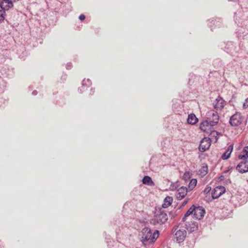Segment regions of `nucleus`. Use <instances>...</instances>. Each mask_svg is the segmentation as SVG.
I'll use <instances>...</instances> for the list:
<instances>
[{
  "label": "nucleus",
  "mask_w": 248,
  "mask_h": 248,
  "mask_svg": "<svg viewBox=\"0 0 248 248\" xmlns=\"http://www.w3.org/2000/svg\"><path fill=\"white\" fill-rule=\"evenodd\" d=\"M5 11L4 10L1 9L0 10V22L3 21L5 19Z\"/></svg>",
  "instance_id": "obj_26"
},
{
  "label": "nucleus",
  "mask_w": 248,
  "mask_h": 248,
  "mask_svg": "<svg viewBox=\"0 0 248 248\" xmlns=\"http://www.w3.org/2000/svg\"><path fill=\"white\" fill-rule=\"evenodd\" d=\"M183 179L185 180L188 179L190 178V173L189 172H186L183 175Z\"/></svg>",
  "instance_id": "obj_27"
},
{
  "label": "nucleus",
  "mask_w": 248,
  "mask_h": 248,
  "mask_svg": "<svg viewBox=\"0 0 248 248\" xmlns=\"http://www.w3.org/2000/svg\"><path fill=\"white\" fill-rule=\"evenodd\" d=\"M173 201V198L170 196H167L164 200V202L162 204V207L163 208H166L168 207L169 206L171 205Z\"/></svg>",
  "instance_id": "obj_19"
},
{
  "label": "nucleus",
  "mask_w": 248,
  "mask_h": 248,
  "mask_svg": "<svg viewBox=\"0 0 248 248\" xmlns=\"http://www.w3.org/2000/svg\"><path fill=\"white\" fill-rule=\"evenodd\" d=\"M206 118L208 120H209V118H210L211 122L213 125H216L218 123L219 116L216 111L211 110L208 111L207 113Z\"/></svg>",
  "instance_id": "obj_6"
},
{
  "label": "nucleus",
  "mask_w": 248,
  "mask_h": 248,
  "mask_svg": "<svg viewBox=\"0 0 248 248\" xmlns=\"http://www.w3.org/2000/svg\"><path fill=\"white\" fill-rule=\"evenodd\" d=\"M236 169L241 173L248 172V161L247 160H244L237 165Z\"/></svg>",
  "instance_id": "obj_10"
},
{
  "label": "nucleus",
  "mask_w": 248,
  "mask_h": 248,
  "mask_svg": "<svg viewBox=\"0 0 248 248\" xmlns=\"http://www.w3.org/2000/svg\"><path fill=\"white\" fill-rule=\"evenodd\" d=\"M32 94L33 95H35L37 94V92L36 91H33L32 92Z\"/></svg>",
  "instance_id": "obj_34"
},
{
  "label": "nucleus",
  "mask_w": 248,
  "mask_h": 248,
  "mask_svg": "<svg viewBox=\"0 0 248 248\" xmlns=\"http://www.w3.org/2000/svg\"><path fill=\"white\" fill-rule=\"evenodd\" d=\"M194 209V205H193L186 213L184 215V217H183L182 219V221L185 222L186 220V218L190 215L193 216V211Z\"/></svg>",
  "instance_id": "obj_21"
},
{
  "label": "nucleus",
  "mask_w": 248,
  "mask_h": 248,
  "mask_svg": "<svg viewBox=\"0 0 248 248\" xmlns=\"http://www.w3.org/2000/svg\"><path fill=\"white\" fill-rule=\"evenodd\" d=\"M142 181L143 184L147 185L148 186H152L154 184V182H153L151 178L148 176H144Z\"/></svg>",
  "instance_id": "obj_22"
},
{
  "label": "nucleus",
  "mask_w": 248,
  "mask_h": 248,
  "mask_svg": "<svg viewBox=\"0 0 248 248\" xmlns=\"http://www.w3.org/2000/svg\"><path fill=\"white\" fill-rule=\"evenodd\" d=\"M178 226L175 228H173V231L176 232L174 234V238L176 239V241L180 243L183 242L186 236V231L185 229H179Z\"/></svg>",
  "instance_id": "obj_5"
},
{
  "label": "nucleus",
  "mask_w": 248,
  "mask_h": 248,
  "mask_svg": "<svg viewBox=\"0 0 248 248\" xmlns=\"http://www.w3.org/2000/svg\"><path fill=\"white\" fill-rule=\"evenodd\" d=\"M176 188V186H175V185L174 184L171 185V186H170L171 190H173L175 189Z\"/></svg>",
  "instance_id": "obj_31"
},
{
  "label": "nucleus",
  "mask_w": 248,
  "mask_h": 248,
  "mask_svg": "<svg viewBox=\"0 0 248 248\" xmlns=\"http://www.w3.org/2000/svg\"><path fill=\"white\" fill-rule=\"evenodd\" d=\"M222 177H224V176H221V179H222Z\"/></svg>",
  "instance_id": "obj_38"
},
{
  "label": "nucleus",
  "mask_w": 248,
  "mask_h": 248,
  "mask_svg": "<svg viewBox=\"0 0 248 248\" xmlns=\"http://www.w3.org/2000/svg\"><path fill=\"white\" fill-rule=\"evenodd\" d=\"M211 189V187H206L204 190V193L205 194H207L208 193Z\"/></svg>",
  "instance_id": "obj_29"
},
{
  "label": "nucleus",
  "mask_w": 248,
  "mask_h": 248,
  "mask_svg": "<svg viewBox=\"0 0 248 248\" xmlns=\"http://www.w3.org/2000/svg\"><path fill=\"white\" fill-rule=\"evenodd\" d=\"M85 18V16L83 15V14H81L79 16V19L80 20H84V19Z\"/></svg>",
  "instance_id": "obj_30"
},
{
  "label": "nucleus",
  "mask_w": 248,
  "mask_h": 248,
  "mask_svg": "<svg viewBox=\"0 0 248 248\" xmlns=\"http://www.w3.org/2000/svg\"><path fill=\"white\" fill-rule=\"evenodd\" d=\"M91 91L92 92V93H91V94H92L93 93L94 91H93V89H91Z\"/></svg>",
  "instance_id": "obj_36"
},
{
  "label": "nucleus",
  "mask_w": 248,
  "mask_h": 248,
  "mask_svg": "<svg viewBox=\"0 0 248 248\" xmlns=\"http://www.w3.org/2000/svg\"><path fill=\"white\" fill-rule=\"evenodd\" d=\"M225 48L227 50V52L231 54L236 52V46L232 42H228L226 45Z\"/></svg>",
  "instance_id": "obj_16"
},
{
  "label": "nucleus",
  "mask_w": 248,
  "mask_h": 248,
  "mask_svg": "<svg viewBox=\"0 0 248 248\" xmlns=\"http://www.w3.org/2000/svg\"><path fill=\"white\" fill-rule=\"evenodd\" d=\"M225 191V188L223 186L216 187L212 192V196L213 199H217Z\"/></svg>",
  "instance_id": "obj_11"
},
{
  "label": "nucleus",
  "mask_w": 248,
  "mask_h": 248,
  "mask_svg": "<svg viewBox=\"0 0 248 248\" xmlns=\"http://www.w3.org/2000/svg\"><path fill=\"white\" fill-rule=\"evenodd\" d=\"M211 140L209 138L204 137L201 141L199 146V150L201 152H204L208 150L211 145Z\"/></svg>",
  "instance_id": "obj_8"
},
{
  "label": "nucleus",
  "mask_w": 248,
  "mask_h": 248,
  "mask_svg": "<svg viewBox=\"0 0 248 248\" xmlns=\"http://www.w3.org/2000/svg\"><path fill=\"white\" fill-rule=\"evenodd\" d=\"M187 202H188V199L185 200L184 201V202L182 203V206H185L187 203Z\"/></svg>",
  "instance_id": "obj_33"
},
{
  "label": "nucleus",
  "mask_w": 248,
  "mask_h": 248,
  "mask_svg": "<svg viewBox=\"0 0 248 248\" xmlns=\"http://www.w3.org/2000/svg\"><path fill=\"white\" fill-rule=\"evenodd\" d=\"M197 181L196 179H191L188 184V188L190 190H192L196 186Z\"/></svg>",
  "instance_id": "obj_25"
},
{
  "label": "nucleus",
  "mask_w": 248,
  "mask_h": 248,
  "mask_svg": "<svg viewBox=\"0 0 248 248\" xmlns=\"http://www.w3.org/2000/svg\"><path fill=\"white\" fill-rule=\"evenodd\" d=\"M244 117L239 112H236L232 115L230 119L229 123L232 126H238L243 121Z\"/></svg>",
  "instance_id": "obj_4"
},
{
  "label": "nucleus",
  "mask_w": 248,
  "mask_h": 248,
  "mask_svg": "<svg viewBox=\"0 0 248 248\" xmlns=\"http://www.w3.org/2000/svg\"><path fill=\"white\" fill-rule=\"evenodd\" d=\"M198 121V119L194 114L191 113L188 115L187 119L188 124L193 125L196 124Z\"/></svg>",
  "instance_id": "obj_18"
},
{
  "label": "nucleus",
  "mask_w": 248,
  "mask_h": 248,
  "mask_svg": "<svg viewBox=\"0 0 248 248\" xmlns=\"http://www.w3.org/2000/svg\"><path fill=\"white\" fill-rule=\"evenodd\" d=\"M233 150V145L231 144L227 149L226 151L221 156V158L223 160H226L228 159Z\"/></svg>",
  "instance_id": "obj_17"
},
{
  "label": "nucleus",
  "mask_w": 248,
  "mask_h": 248,
  "mask_svg": "<svg viewBox=\"0 0 248 248\" xmlns=\"http://www.w3.org/2000/svg\"><path fill=\"white\" fill-rule=\"evenodd\" d=\"M14 5L11 0H2L0 3V7L2 9L4 10L5 11L9 10Z\"/></svg>",
  "instance_id": "obj_13"
},
{
  "label": "nucleus",
  "mask_w": 248,
  "mask_h": 248,
  "mask_svg": "<svg viewBox=\"0 0 248 248\" xmlns=\"http://www.w3.org/2000/svg\"><path fill=\"white\" fill-rule=\"evenodd\" d=\"M187 189L185 186H182L177 190V198L181 200L187 194Z\"/></svg>",
  "instance_id": "obj_15"
},
{
  "label": "nucleus",
  "mask_w": 248,
  "mask_h": 248,
  "mask_svg": "<svg viewBox=\"0 0 248 248\" xmlns=\"http://www.w3.org/2000/svg\"><path fill=\"white\" fill-rule=\"evenodd\" d=\"M222 177H224V176H221V179H222Z\"/></svg>",
  "instance_id": "obj_39"
},
{
  "label": "nucleus",
  "mask_w": 248,
  "mask_h": 248,
  "mask_svg": "<svg viewBox=\"0 0 248 248\" xmlns=\"http://www.w3.org/2000/svg\"><path fill=\"white\" fill-rule=\"evenodd\" d=\"M210 120V118H209V120L206 119L202 122L200 125V129L204 132L207 133H214L216 132V134L218 135V133L213 130V127L215 125L212 124Z\"/></svg>",
  "instance_id": "obj_3"
},
{
  "label": "nucleus",
  "mask_w": 248,
  "mask_h": 248,
  "mask_svg": "<svg viewBox=\"0 0 248 248\" xmlns=\"http://www.w3.org/2000/svg\"><path fill=\"white\" fill-rule=\"evenodd\" d=\"M72 66V63H67L66 65V68L67 69H70L71 67Z\"/></svg>",
  "instance_id": "obj_32"
},
{
  "label": "nucleus",
  "mask_w": 248,
  "mask_h": 248,
  "mask_svg": "<svg viewBox=\"0 0 248 248\" xmlns=\"http://www.w3.org/2000/svg\"><path fill=\"white\" fill-rule=\"evenodd\" d=\"M194 209V205H193L186 213L184 215V217H183L182 219V221L185 222L186 220V218L190 215L193 216V211Z\"/></svg>",
  "instance_id": "obj_20"
},
{
  "label": "nucleus",
  "mask_w": 248,
  "mask_h": 248,
  "mask_svg": "<svg viewBox=\"0 0 248 248\" xmlns=\"http://www.w3.org/2000/svg\"><path fill=\"white\" fill-rule=\"evenodd\" d=\"M156 233H157V236H156V237H158V235L159 232H158V231H156Z\"/></svg>",
  "instance_id": "obj_35"
},
{
  "label": "nucleus",
  "mask_w": 248,
  "mask_h": 248,
  "mask_svg": "<svg viewBox=\"0 0 248 248\" xmlns=\"http://www.w3.org/2000/svg\"><path fill=\"white\" fill-rule=\"evenodd\" d=\"M199 172L200 174L202 177H203L205 175H206V174L208 173V167H207V166L206 165L205 166H203L200 169Z\"/></svg>",
  "instance_id": "obj_24"
},
{
  "label": "nucleus",
  "mask_w": 248,
  "mask_h": 248,
  "mask_svg": "<svg viewBox=\"0 0 248 248\" xmlns=\"http://www.w3.org/2000/svg\"><path fill=\"white\" fill-rule=\"evenodd\" d=\"M205 213L204 209L201 206H196L194 205L193 211V217L197 219H201L203 218Z\"/></svg>",
  "instance_id": "obj_7"
},
{
  "label": "nucleus",
  "mask_w": 248,
  "mask_h": 248,
  "mask_svg": "<svg viewBox=\"0 0 248 248\" xmlns=\"http://www.w3.org/2000/svg\"><path fill=\"white\" fill-rule=\"evenodd\" d=\"M244 108H248V97L245 100L243 103Z\"/></svg>",
  "instance_id": "obj_28"
},
{
  "label": "nucleus",
  "mask_w": 248,
  "mask_h": 248,
  "mask_svg": "<svg viewBox=\"0 0 248 248\" xmlns=\"http://www.w3.org/2000/svg\"><path fill=\"white\" fill-rule=\"evenodd\" d=\"M13 2H15L16 1H18V0H13Z\"/></svg>",
  "instance_id": "obj_37"
},
{
  "label": "nucleus",
  "mask_w": 248,
  "mask_h": 248,
  "mask_svg": "<svg viewBox=\"0 0 248 248\" xmlns=\"http://www.w3.org/2000/svg\"><path fill=\"white\" fill-rule=\"evenodd\" d=\"M168 219V216L166 213L161 209L156 210L155 213V215L150 222V223L154 225L157 224L162 225L165 224Z\"/></svg>",
  "instance_id": "obj_1"
},
{
  "label": "nucleus",
  "mask_w": 248,
  "mask_h": 248,
  "mask_svg": "<svg viewBox=\"0 0 248 248\" xmlns=\"http://www.w3.org/2000/svg\"><path fill=\"white\" fill-rule=\"evenodd\" d=\"M225 101L220 96H218L213 103V106L217 111L221 110L224 107Z\"/></svg>",
  "instance_id": "obj_9"
},
{
  "label": "nucleus",
  "mask_w": 248,
  "mask_h": 248,
  "mask_svg": "<svg viewBox=\"0 0 248 248\" xmlns=\"http://www.w3.org/2000/svg\"><path fill=\"white\" fill-rule=\"evenodd\" d=\"M243 155H240L238 156L239 158L246 160L248 158V146L245 147L243 150Z\"/></svg>",
  "instance_id": "obj_23"
},
{
  "label": "nucleus",
  "mask_w": 248,
  "mask_h": 248,
  "mask_svg": "<svg viewBox=\"0 0 248 248\" xmlns=\"http://www.w3.org/2000/svg\"><path fill=\"white\" fill-rule=\"evenodd\" d=\"M155 233L152 234L151 229L148 227L144 228L141 231L140 240L143 245H146L148 242L151 243L155 239Z\"/></svg>",
  "instance_id": "obj_2"
},
{
  "label": "nucleus",
  "mask_w": 248,
  "mask_h": 248,
  "mask_svg": "<svg viewBox=\"0 0 248 248\" xmlns=\"http://www.w3.org/2000/svg\"><path fill=\"white\" fill-rule=\"evenodd\" d=\"M92 85V82L89 79H84L82 82V86L78 89V92L82 93L84 91L87 89Z\"/></svg>",
  "instance_id": "obj_14"
},
{
  "label": "nucleus",
  "mask_w": 248,
  "mask_h": 248,
  "mask_svg": "<svg viewBox=\"0 0 248 248\" xmlns=\"http://www.w3.org/2000/svg\"><path fill=\"white\" fill-rule=\"evenodd\" d=\"M185 226L187 231L190 233L196 231L198 229V223L195 221L186 222Z\"/></svg>",
  "instance_id": "obj_12"
}]
</instances>
